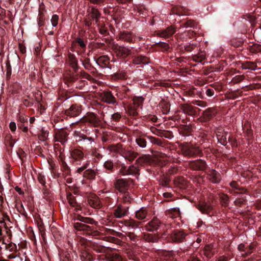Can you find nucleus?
<instances>
[{
    "label": "nucleus",
    "mask_w": 261,
    "mask_h": 261,
    "mask_svg": "<svg viewBox=\"0 0 261 261\" xmlns=\"http://www.w3.org/2000/svg\"><path fill=\"white\" fill-rule=\"evenodd\" d=\"M69 62L71 65L72 67L75 70L77 67V60L75 57L73 55L69 56Z\"/></svg>",
    "instance_id": "obj_27"
},
{
    "label": "nucleus",
    "mask_w": 261,
    "mask_h": 261,
    "mask_svg": "<svg viewBox=\"0 0 261 261\" xmlns=\"http://www.w3.org/2000/svg\"><path fill=\"white\" fill-rule=\"evenodd\" d=\"M19 120L21 122L24 123L27 121L28 118L25 115L20 114L19 115Z\"/></svg>",
    "instance_id": "obj_44"
},
{
    "label": "nucleus",
    "mask_w": 261,
    "mask_h": 261,
    "mask_svg": "<svg viewBox=\"0 0 261 261\" xmlns=\"http://www.w3.org/2000/svg\"><path fill=\"white\" fill-rule=\"evenodd\" d=\"M89 165V163H87L86 164H85L83 166L77 169V172H79V173H81V172H82L84 169H85L86 168H87V167Z\"/></svg>",
    "instance_id": "obj_50"
},
{
    "label": "nucleus",
    "mask_w": 261,
    "mask_h": 261,
    "mask_svg": "<svg viewBox=\"0 0 261 261\" xmlns=\"http://www.w3.org/2000/svg\"><path fill=\"white\" fill-rule=\"evenodd\" d=\"M85 25H86V26L89 27V26L90 25V23L89 22L87 21V22H86V23H85Z\"/></svg>",
    "instance_id": "obj_63"
},
{
    "label": "nucleus",
    "mask_w": 261,
    "mask_h": 261,
    "mask_svg": "<svg viewBox=\"0 0 261 261\" xmlns=\"http://www.w3.org/2000/svg\"><path fill=\"white\" fill-rule=\"evenodd\" d=\"M252 250L253 247L251 245L247 246V247L245 248L243 252L242 253V256H246L250 254L252 252Z\"/></svg>",
    "instance_id": "obj_35"
},
{
    "label": "nucleus",
    "mask_w": 261,
    "mask_h": 261,
    "mask_svg": "<svg viewBox=\"0 0 261 261\" xmlns=\"http://www.w3.org/2000/svg\"><path fill=\"white\" fill-rule=\"evenodd\" d=\"M180 109V110L186 114L192 115L194 112L193 107L187 103L181 105Z\"/></svg>",
    "instance_id": "obj_14"
},
{
    "label": "nucleus",
    "mask_w": 261,
    "mask_h": 261,
    "mask_svg": "<svg viewBox=\"0 0 261 261\" xmlns=\"http://www.w3.org/2000/svg\"><path fill=\"white\" fill-rule=\"evenodd\" d=\"M61 261H71L70 256L68 253H63L60 257Z\"/></svg>",
    "instance_id": "obj_38"
},
{
    "label": "nucleus",
    "mask_w": 261,
    "mask_h": 261,
    "mask_svg": "<svg viewBox=\"0 0 261 261\" xmlns=\"http://www.w3.org/2000/svg\"><path fill=\"white\" fill-rule=\"evenodd\" d=\"M88 203L91 207L95 208H99L101 205V202L99 198L94 195L90 196Z\"/></svg>",
    "instance_id": "obj_7"
},
{
    "label": "nucleus",
    "mask_w": 261,
    "mask_h": 261,
    "mask_svg": "<svg viewBox=\"0 0 261 261\" xmlns=\"http://www.w3.org/2000/svg\"><path fill=\"white\" fill-rule=\"evenodd\" d=\"M176 31L173 27H170L165 30L159 31L157 35L161 37L166 38L171 36Z\"/></svg>",
    "instance_id": "obj_6"
},
{
    "label": "nucleus",
    "mask_w": 261,
    "mask_h": 261,
    "mask_svg": "<svg viewBox=\"0 0 261 261\" xmlns=\"http://www.w3.org/2000/svg\"><path fill=\"white\" fill-rule=\"evenodd\" d=\"M181 150L182 154L185 156L199 155L201 152L198 147H194L188 144H182L181 146Z\"/></svg>",
    "instance_id": "obj_2"
},
{
    "label": "nucleus",
    "mask_w": 261,
    "mask_h": 261,
    "mask_svg": "<svg viewBox=\"0 0 261 261\" xmlns=\"http://www.w3.org/2000/svg\"><path fill=\"white\" fill-rule=\"evenodd\" d=\"M137 144L141 147L144 148L146 146V140L142 138H137L136 140Z\"/></svg>",
    "instance_id": "obj_32"
},
{
    "label": "nucleus",
    "mask_w": 261,
    "mask_h": 261,
    "mask_svg": "<svg viewBox=\"0 0 261 261\" xmlns=\"http://www.w3.org/2000/svg\"><path fill=\"white\" fill-rule=\"evenodd\" d=\"M104 167L108 170H111L113 168V163L111 161H107L104 163Z\"/></svg>",
    "instance_id": "obj_40"
},
{
    "label": "nucleus",
    "mask_w": 261,
    "mask_h": 261,
    "mask_svg": "<svg viewBox=\"0 0 261 261\" xmlns=\"http://www.w3.org/2000/svg\"><path fill=\"white\" fill-rule=\"evenodd\" d=\"M79 109L75 106H72L68 110L66 111V114L71 117H74L79 114Z\"/></svg>",
    "instance_id": "obj_23"
},
{
    "label": "nucleus",
    "mask_w": 261,
    "mask_h": 261,
    "mask_svg": "<svg viewBox=\"0 0 261 261\" xmlns=\"http://www.w3.org/2000/svg\"><path fill=\"white\" fill-rule=\"evenodd\" d=\"M109 257L110 261H123L122 257L117 253H113Z\"/></svg>",
    "instance_id": "obj_30"
},
{
    "label": "nucleus",
    "mask_w": 261,
    "mask_h": 261,
    "mask_svg": "<svg viewBox=\"0 0 261 261\" xmlns=\"http://www.w3.org/2000/svg\"><path fill=\"white\" fill-rule=\"evenodd\" d=\"M144 239L147 242H155L156 238L151 234H145L144 236Z\"/></svg>",
    "instance_id": "obj_37"
},
{
    "label": "nucleus",
    "mask_w": 261,
    "mask_h": 261,
    "mask_svg": "<svg viewBox=\"0 0 261 261\" xmlns=\"http://www.w3.org/2000/svg\"><path fill=\"white\" fill-rule=\"evenodd\" d=\"M103 99L107 103H114L116 102L115 98L110 91L104 92Z\"/></svg>",
    "instance_id": "obj_20"
},
{
    "label": "nucleus",
    "mask_w": 261,
    "mask_h": 261,
    "mask_svg": "<svg viewBox=\"0 0 261 261\" xmlns=\"http://www.w3.org/2000/svg\"><path fill=\"white\" fill-rule=\"evenodd\" d=\"M82 122H87L94 127L99 126L101 121L97 115L94 113H88L82 118Z\"/></svg>",
    "instance_id": "obj_3"
},
{
    "label": "nucleus",
    "mask_w": 261,
    "mask_h": 261,
    "mask_svg": "<svg viewBox=\"0 0 261 261\" xmlns=\"http://www.w3.org/2000/svg\"><path fill=\"white\" fill-rule=\"evenodd\" d=\"M230 186L234 189L238 188V184L236 181H232L230 183Z\"/></svg>",
    "instance_id": "obj_55"
},
{
    "label": "nucleus",
    "mask_w": 261,
    "mask_h": 261,
    "mask_svg": "<svg viewBox=\"0 0 261 261\" xmlns=\"http://www.w3.org/2000/svg\"><path fill=\"white\" fill-rule=\"evenodd\" d=\"M163 195L165 197H171V194L170 193H164Z\"/></svg>",
    "instance_id": "obj_60"
},
{
    "label": "nucleus",
    "mask_w": 261,
    "mask_h": 261,
    "mask_svg": "<svg viewBox=\"0 0 261 261\" xmlns=\"http://www.w3.org/2000/svg\"><path fill=\"white\" fill-rule=\"evenodd\" d=\"M187 261H199V260L197 258L193 257L189 259Z\"/></svg>",
    "instance_id": "obj_61"
},
{
    "label": "nucleus",
    "mask_w": 261,
    "mask_h": 261,
    "mask_svg": "<svg viewBox=\"0 0 261 261\" xmlns=\"http://www.w3.org/2000/svg\"><path fill=\"white\" fill-rule=\"evenodd\" d=\"M174 13L178 15H186V12L185 9H183L182 7L177 8L176 9L173 10Z\"/></svg>",
    "instance_id": "obj_34"
},
{
    "label": "nucleus",
    "mask_w": 261,
    "mask_h": 261,
    "mask_svg": "<svg viewBox=\"0 0 261 261\" xmlns=\"http://www.w3.org/2000/svg\"><path fill=\"white\" fill-rule=\"evenodd\" d=\"M166 215L172 218H176L180 215V211L179 208L175 207L169 210L166 212Z\"/></svg>",
    "instance_id": "obj_19"
},
{
    "label": "nucleus",
    "mask_w": 261,
    "mask_h": 261,
    "mask_svg": "<svg viewBox=\"0 0 261 261\" xmlns=\"http://www.w3.org/2000/svg\"><path fill=\"white\" fill-rule=\"evenodd\" d=\"M48 136V132L47 130L42 129L40 134L39 135V139L41 141H45Z\"/></svg>",
    "instance_id": "obj_33"
},
{
    "label": "nucleus",
    "mask_w": 261,
    "mask_h": 261,
    "mask_svg": "<svg viewBox=\"0 0 261 261\" xmlns=\"http://www.w3.org/2000/svg\"><path fill=\"white\" fill-rule=\"evenodd\" d=\"M100 14L97 9L94 8L91 9V16L93 19H96V23H97V19L100 16Z\"/></svg>",
    "instance_id": "obj_31"
},
{
    "label": "nucleus",
    "mask_w": 261,
    "mask_h": 261,
    "mask_svg": "<svg viewBox=\"0 0 261 261\" xmlns=\"http://www.w3.org/2000/svg\"><path fill=\"white\" fill-rule=\"evenodd\" d=\"M206 94L207 96L211 97V96H212L214 94V91L212 89H207L206 90Z\"/></svg>",
    "instance_id": "obj_51"
},
{
    "label": "nucleus",
    "mask_w": 261,
    "mask_h": 261,
    "mask_svg": "<svg viewBox=\"0 0 261 261\" xmlns=\"http://www.w3.org/2000/svg\"><path fill=\"white\" fill-rule=\"evenodd\" d=\"M76 43L82 49H84L86 47V44L84 41L81 38H77L76 40Z\"/></svg>",
    "instance_id": "obj_43"
},
{
    "label": "nucleus",
    "mask_w": 261,
    "mask_h": 261,
    "mask_svg": "<svg viewBox=\"0 0 261 261\" xmlns=\"http://www.w3.org/2000/svg\"><path fill=\"white\" fill-rule=\"evenodd\" d=\"M67 134L63 130H59L55 136V141L60 142L64 144L67 140Z\"/></svg>",
    "instance_id": "obj_10"
},
{
    "label": "nucleus",
    "mask_w": 261,
    "mask_h": 261,
    "mask_svg": "<svg viewBox=\"0 0 261 261\" xmlns=\"http://www.w3.org/2000/svg\"><path fill=\"white\" fill-rule=\"evenodd\" d=\"M9 127L11 131L14 132L16 129V125L15 122L12 121L9 124Z\"/></svg>",
    "instance_id": "obj_47"
},
{
    "label": "nucleus",
    "mask_w": 261,
    "mask_h": 261,
    "mask_svg": "<svg viewBox=\"0 0 261 261\" xmlns=\"http://www.w3.org/2000/svg\"><path fill=\"white\" fill-rule=\"evenodd\" d=\"M150 161V158L148 155H143L139 158L136 160V164L138 166H143L144 164L148 163Z\"/></svg>",
    "instance_id": "obj_25"
},
{
    "label": "nucleus",
    "mask_w": 261,
    "mask_h": 261,
    "mask_svg": "<svg viewBox=\"0 0 261 261\" xmlns=\"http://www.w3.org/2000/svg\"><path fill=\"white\" fill-rule=\"evenodd\" d=\"M139 169L137 167H135L134 165L130 166L127 170V174L131 175H137L139 174L138 172Z\"/></svg>",
    "instance_id": "obj_28"
},
{
    "label": "nucleus",
    "mask_w": 261,
    "mask_h": 261,
    "mask_svg": "<svg viewBox=\"0 0 261 261\" xmlns=\"http://www.w3.org/2000/svg\"><path fill=\"white\" fill-rule=\"evenodd\" d=\"M147 208L145 207H142L136 211L135 216L138 219L142 220L146 218L148 215Z\"/></svg>",
    "instance_id": "obj_12"
},
{
    "label": "nucleus",
    "mask_w": 261,
    "mask_h": 261,
    "mask_svg": "<svg viewBox=\"0 0 261 261\" xmlns=\"http://www.w3.org/2000/svg\"><path fill=\"white\" fill-rule=\"evenodd\" d=\"M133 38V36L131 33L122 32L120 34V38L127 42H132Z\"/></svg>",
    "instance_id": "obj_24"
},
{
    "label": "nucleus",
    "mask_w": 261,
    "mask_h": 261,
    "mask_svg": "<svg viewBox=\"0 0 261 261\" xmlns=\"http://www.w3.org/2000/svg\"><path fill=\"white\" fill-rule=\"evenodd\" d=\"M133 105L139 108L142 106L144 98L142 97H135L133 98Z\"/></svg>",
    "instance_id": "obj_29"
},
{
    "label": "nucleus",
    "mask_w": 261,
    "mask_h": 261,
    "mask_svg": "<svg viewBox=\"0 0 261 261\" xmlns=\"http://www.w3.org/2000/svg\"><path fill=\"white\" fill-rule=\"evenodd\" d=\"M137 107L135 106L134 105L132 104L129 105L127 107V112L128 113L132 116H137L138 114V109Z\"/></svg>",
    "instance_id": "obj_26"
},
{
    "label": "nucleus",
    "mask_w": 261,
    "mask_h": 261,
    "mask_svg": "<svg viewBox=\"0 0 261 261\" xmlns=\"http://www.w3.org/2000/svg\"><path fill=\"white\" fill-rule=\"evenodd\" d=\"M191 166L195 170H204L206 167V164L202 160H197L192 162Z\"/></svg>",
    "instance_id": "obj_13"
},
{
    "label": "nucleus",
    "mask_w": 261,
    "mask_h": 261,
    "mask_svg": "<svg viewBox=\"0 0 261 261\" xmlns=\"http://www.w3.org/2000/svg\"><path fill=\"white\" fill-rule=\"evenodd\" d=\"M132 181L129 179H119L116 180L115 187L119 192L125 193L128 189Z\"/></svg>",
    "instance_id": "obj_4"
},
{
    "label": "nucleus",
    "mask_w": 261,
    "mask_h": 261,
    "mask_svg": "<svg viewBox=\"0 0 261 261\" xmlns=\"http://www.w3.org/2000/svg\"><path fill=\"white\" fill-rule=\"evenodd\" d=\"M83 153L79 149H74L71 152V156L75 161H79L83 158Z\"/></svg>",
    "instance_id": "obj_22"
},
{
    "label": "nucleus",
    "mask_w": 261,
    "mask_h": 261,
    "mask_svg": "<svg viewBox=\"0 0 261 261\" xmlns=\"http://www.w3.org/2000/svg\"><path fill=\"white\" fill-rule=\"evenodd\" d=\"M81 221L82 222L74 223V227L76 230L86 232H89L92 230V227L86 223L92 224L94 222L92 219L89 218H82Z\"/></svg>",
    "instance_id": "obj_1"
},
{
    "label": "nucleus",
    "mask_w": 261,
    "mask_h": 261,
    "mask_svg": "<svg viewBox=\"0 0 261 261\" xmlns=\"http://www.w3.org/2000/svg\"><path fill=\"white\" fill-rule=\"evenodd\" d=\"M2 235H3V232H2V227L0 226V241L2 239Z\"/></svg>",
    "instance_id": "obj_62"
},
{
    "label": "nucleus",
    "mask_w": 261,
    "mask_h": 261,
    "mask_svg": "<svg viewBox=\"0 0 261 261\" xmlns=\"http://www.w3.org/2000/svg\"><path fill=\"white\" fill-rule=\"evenodd\" d=\"M91 3L94 4H99L103 3L105 0H89Z\"/></svg>",
    "instance_id": "obj_52"
},
{
    "label": "nucleus",
    "mask_w": 261,
    "mask_h": 261,
    "mask_svg": "<svg viewBox=\"0 0 261 261\" xmlns=\"http://www.w3.org/2000/svg\"><path fill=\"white\" fill-rule=\"evenodd\" d=\"M4 223V220L3 219H1L0 218V223L2 224V223Z\"/></svg>",
    "instance_id": "obj_64"
},
{
    "label": "nucleus",
    "mask_w": 261,
    "mask_h": 261,
    "mask_svg": "<svg viewBox=\"0 0 261 261\" xmlns=\"http://www.w3.org/2000/svg\"><path fill=\"white\" fill-rule=\"evenodd\" d=\"M82 140H83V141L88 140V141H90V142H93V139L92 138H88L86 136H83V137H82V139L80 140L79 141Z\"/></svg>",
    "instance_id": "obj_53"
},
{
    "label": "nucleus",
    "mask_w": 261,
    "mask_h": 261,
    "mask_svg": "<svg viewBox=\"0 0 261 261\" xmlns=\"http://www.w3.org/2000/svg\"><path fill=\"white\" fill-rule=\"evenodd\" d=\"M58 20L59 16L56 14L53 15L51 19V22L52 25L54 27H56L58 24Z\"/></svg>",
    "instance_id": "obj_36"
},
{
    "label": "nucleus",
    "mask_w": 261,
    "mask_h": 261,
    "mask_svg": "<svg viewBox=\"0 0 261 261\" xmlns=\"http://www.w3.org/2000/svg\"><path fill=\"white\" fill-rule=\"evenodd\" d=\"M194 25V22L192 20H188L185 23L186 28H191Z\"/></svg>",
    "instance_id": "obj_48"
},
{
    "label": "nucleus",
    "mask_w": 261,
    "mask_h": 261,
    "mask_svg": "<svg viewBox=\"0 0 261 261\" xmlns=\"http://www.w3.org/2000/svg\"><path fill=\"white\" fill-rule=\"evenodd\" d=\"M15 190L16 192H17L19 194H21L22 192V190L21 189V188H20L19 187H15Z\"/></svg>",
    "instance_id": "obj_58"
},
{
    "label": "nucleus",
    "mask_w": 261,
    "mask_h": 261,
    "mask_svg": "<svg viewBox=\"0 0 261 261\" xmlns=\"http://www.w3.org/2000/svg\"><path fill=\"white\" fill-rule=\"evenodd\" d=\"M97 174L96 169H87L84 173V176L88 179H94Z\"/></svg>",
    "instance_id": "obj_21"
},
{
    "label": "nucleus",
    "mask_w": 261,
    "mask_h": 261,
    "mask_svg": "<svg viewBox=\"0 0 261 261\" xmlns=\"http://www.w3.org/2000/svg\"><path fill=\"white\" fill-rule=\"evenodd\" d=\"M221 199L223 205H226L228 204V197L227 195L223 194L221 196Z\"/></svg>",
    "instance_id": "obj_41"
},
{
    "label": "nucleus",
    "mask_w": 261,
    "mask_h": 261,
    "mask_svg": "<svg viewBox=\"0 0 261 261\" xmlns=\"http://www.w3.org/2000/svg\"><path fill=\"white\" fill-rule=\"evenodd\" d=\"M127 208L119 205L114 211V216L116 218H121L127 214Z\"/></svg>",
    "instance_id": "obj_5"
},
{
    "label": "nucleus",
    "mask_w": 261,
    "mask_h": 261,
    "mask_svg": "<svg viewBox=\"0 0 261 261\" xmlns=\"http://www.w3.org/2000/svg\"><path fill=\"white\" fill-rule=\"evenodd\" d=\"M228 259L224 256L219 257L216 261H227Z\"/></svg>",
    "instance_id": "obj_54"
},
{
    "label": "nucleus",
    "mask_w": 261,
    "mask_h": 261,
    "mask_svg": "<svg viewBox=\"0 0 261 261\" xmlns=\"http://www.w3.org/2000/svg\"><path fill=\"white\" fill-rule=\"evenodd\" d=\"M23 104L27 107H30L32 105V103L30 102L28 99H24Z\"/></svg>",
    "instance_id": "obj_56"
},
{
    "label": "nucleus",
    "mask_w": 261,
    "mask_h": 261,
    "mask_svg": "<svg viewBox=\"0 0 261 261\" xmlns=\"http://www.w3.org/2000/svg\"><path fill=\"white\" fill-rule=\"evenodd\" d=\"M186 236V234L181 231L178 230L175 231L174 233L172 235V238L174 241H180Z\"/></svg>",
    "instance_id": "obj_18"
},
{
    "label": "nucleus",
    "mask_w": 261,
    "mask_h": 261,
    "mask_svg": "<svg viewBox=\"0 0 261 261\" xmlns=\"http://www.w3.org/2000/svg\"><path fill=\"white\" fill-rule=\"evenodd\" d=\"M247 247V246L246 247L245 244H240V245H239L238 248V250L241 252V253L242 254V253L243 252L244 249L245 248H246Z\"/></svg>",
    "instance_id": "obj_49"
},
{
    "label": "nucleus",
    "mask_w": 261,
    "mask_h": 261,
    "mask_svg": "<svg viewBox=\"0 0 261 261\" xmlns=\"http://www.w3.org/2000/svg\"><path fill=\"white\" fill-rule=\"evenodd\" d=\"M120 149V146L119 145H112L110 147V151L116 152H119Z\"/></svg>",
    "instance_id": "obj_42"
},
{
    "label": "nucleus",
    "mask_w": 261,
    "mask_h": 261,
    "mask_svg": "<svg viewBox=\"0 0 261 261\" xmlns=\"http://www.w3.org/2000/svg\"><path fill=\"white\" fill-rule=\"evenodd\" d=\"M159 220L156 218H154L145 226V229L149 231L155 230L159 227Z\"/></svg>",
    "instance_id": "obj_11"
},
{
    "label": "nucleus",
    "mask_w": 261,
    "mask_h": 261,
    "mask_svg": "<svg viewBox=\"0 0 261 261\" xmlns=\"http://www.w3.org/2000/svg\"><path fill=\"white\" fill-rule=\"evenodd\" d=\"M123 198H124V200L125 202H130L131 201V200H132V198L129 196V193H126V192L124 193V195Z\"/></svg>",
    "instance_id": "obj_46"
},
{
    "label": "nucleus",
    "mask_w": 261,
    "mask_h": 261,
    "mask_svg": "<svg viewBox=\"0 0 261 261\" xmlns=\"http://www.w3.org/2000/svg\"><path fill=\"white\" fill-rule=\"evenodd\" d=\"M133 62L135 64L137 65H145L149 63L148 59L145 57V56H138L137 57H136L134 60Z\"/></svg>",
    "instance_id": "obj_16"
},
{
    "label": "nucleus",
    "mask_w": 261,
    "mask_h": 261,
    "mask_svg": "<svg viewBox=\"0 0 261 261\" xmlns=\"http://www.w3.org/2000/svg\"><path fill=\"white\" fill-rule=\"evenodd\" d=\"M67 199L71 206L75 207L76 206V202H75L74 197H73L72 195L67 196Z\"/></svg>",
    "instance_id": "obj_39"
},
{
    "label": "nucleus",
    "mask_w": 261,
    "mask_h": 261,
    "mask_svg": "<svg viewBox=\"0 0 261 261\" xmlns=\"http://www.w3.org/2000/svg\"><path fill=\"white\" fill-rule=\"evenodd\" d=\"M115 51L117 55L122 57H125L130 53V49L124 46H116Z\"/></svg>",
    "instance_id": "obj_9"
},
{
    "label": "nucleus",
    "mask_w": 261,
    "mask_h": 261,
    "mask_svg": "<svg viewBox=\"0 0 261 261\" xmlns=\"http://www.w3.org/2000/svg\"><path fill=\"white\" fill-rule=\"evenodd\" d=\"M121 116L120 114H115L112 115V118L115 120H118L120 118Z\"/></svg>",
    "instance_id": "obj_57"
},
{
    "label": "nucleus",
    "mask_w": 261,
    "mask_h": 261,
    "mask_svg": "<svg viewBox=\"0 0 261 261\" xmlns=\"http://www.w3.org/2000/svg\"><path fill=\"white\" fill-rule=\"evenodd\" d=\"M208 178L213 183H218L221 179L220 174L214 170H212L208 173Z\"/></svg>",
    "instance_id": "obj_8"
},
{
    "label": "nucleus",
    "mask_w": 261,
    "mask_h": 261,
    "mask_svg": "<svg viewBox=\"0 0 261 261\" xmlns=\"http://www.w3.org/2000/svg\"><path fill=\"white\" fill-rule=\"evenodd\" d=\"M227 134L226 132L223 133H219L217 135V137L218 141L222 145H224L227 143V139L228 141L230 142V139L229 137L228 138L227 137Z\"/></svg>",
    "instance_id": "obj_15"
},
{
    "label": "nucleus",
    "mask_w": 261,
    "mask_h": 261,
    "mask_svg": "<svg viewBox=\"0 0 261 261\" xmlns=\"http://www.w3.org/2000/svg\"><path fill=\"white\" fill-rule=\"evenodd\" d=\"M137 155L138 153L137 152L130 150H125L123 154L124 158L129 161L134 160L137 156Z\"/></svg>",
    "instance_id": "obj_17"
},
{
    "label": "nucleus",
    "mask_w": 261,
    "mask_h": 261,
    "mask_svg": "<svg viewBox=\"0 0 261 261\" xmlns=\"http://www.w3.org/2000/svg\"><path fill=\"white\" fill-rule=\"evenodd\" d=\"M138 222L135 220H130V222H128V225L132 227V228H136L138 226Z\"/></svg>",
    "instance_id": "obj_45"
},
{
    "label": "nucleus",
    "mask_w": 261,
    "mask_h": 261,
    "mask_svg": "<svg viewBox=\"0 0 261 261\" xmlns=\"http://www.w3.org/2000/svg\"><path fill=\"white\" fill-rule=\"evenodd\" d=\"M105 57H100V58L98 59V60H97V62L98 63V62H105Z\"/></svg>",
    "instance_id": "obj_59"
}]
</instances>
